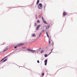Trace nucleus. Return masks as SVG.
<instances>
[{"mask_svg":"<svg viewBox=\"0 0 77 77\" xmlns=\"http://www.w3.org/2000/svg\"><path fill=\"white\" fill-rule=\"evenodd\" d=\"M42 4L40 3L38 5V9H42Z\"/></svg>","mask_w":77,"mask_h":77,"instance_id":"nucleus-1","label":"nucleus"},{"mask_svg":"<svg viewBox=\"0 0 77 77\" xmlns=\"http://www.w3.org/2000/svg\"><path fill=\"white\" fill-rule=\"evenodd\" d=\"M24 45V44L20 43H19L17 45V47H20V46H22V45Z\"/></svg>","mask_w":77,"mask_h":77,"instance_id":"nucleus-2","label":"nucleus"},{"mask_svg":"<svg viewBox=\"0 0 77 77\" xmlns=\"http://www.w3.org/2000/svg\"><path fill=\"white\" fill-rule=\"evenodd\" d=\"M31 51V52H32V53H34V52H35H35H38V51H35V50H32V49Z\"/></svg>","mask_w":77,"mask_h":77,"instance_id":"nucleus-3","label":"nucleus"},{"mask_svg":"<svg viewBox=\"0 0 77 77\" xmlns=\"http://www.w3.org/2000/svg\"><path fill=\"white\" fill-rule=\"evenodd\" d=\"M45 65H47V60H45Z\"/></svg>","mask_w":77,"mask_h":77,"instance_id":"nucleus-4","label":"nucleus"},{"mask_svg":"<svg viewBox=\"0 0 77 77\" xmlns=\"http://www.w3.org/2000/svg\"><path fill=\"white\" fill-rule=\"evenodd\" d=\"M32 36H33V37H35V36H36V35L35 34H32Z\"/></svg>","mask_w":77,"mask_h":77,"instance_id":"nucleus-5","label":"nucleus"},{"mask_svg":"<svg viewBox=\"0 0 77 77\" xmlns=\"http://www.w3.org/2000/svg\"><path fill=\"white\" fill-rule=\"evenodd\" d=\"M46 35L48 36V37L49 38V36L48 35V31H46Z\"/></svg>","mask_w":77,"mask_h":77,"instance_id":"nucleus-6","label":"nucleus"},{"mask_svg":"<svg viewBox=\"0 0 77 77\" xmlns=\"http://www.w3.org/2000/svg\"><path fill=\"white\" fill-rule=\"evenodd\" d=\"M43 23L45 24H48L47 23V22H46V21H45V20H43Z\"/></svg>","mask_w":77,"mask_h":77,"instance_id":"nucleus-7","label":"nucleus"},{"mask_svg":"<svg viewBox=\"0 0 77 77\" xmlns=\"http://www.w3.org/2000/svg\"><path fill=\"white\" fill-rule=\"evenodd\" d=\"M67 14V13H66V12H64L63 13V15H66Z\"/></svg>","mask_w":77,"mask_h":77,"instance_id":"nucleus-8","label":"nucleus"},{"mask_svg":"<svg viewBox=\"0 0 77 77\" xmlns=\"http://www.w3.org/2000/svg\"><path fill=\"white\" fill-rule=\"evenodd\" d=\"M40 26H41V25H39L36 28L37 29H39V28L40 27Z\"/></svg>","mask_w":77,"mask_h":77,"instance_id":"nucleus-9","label":"nucleus"},{"mask_svg":"<svg viewBox=\"0 0 77 77\" xmlns=\"http://www.w3.org/2000/svg\"><path fill=\"white\" fill-rule=\"evenodd\" d=\"M39 0H37L36 5H38V4H39Z\"/></svg>","mask_w":77,"mask_h":77,"instance_id":"nucleus-10","label":"nucleus"},{"mask_svg":"<svg viewBox=\"0 0 77 77\" xmlns=\"http://www.w3.org/2000/svg\"><path fill=\"white\" fill-rule=\"evenodd\" d=\"M49 27H50V25H49L47 26L46 29H48Z\"/></svg>","mask_w":77,"mask_h":77,"instance_id":"nucleus-11","label":"nucleus"},{"mask_svg":"<svg viewBox=\"0 0 77 77\" xmlns=\"http://www.w3.org/2000/svg\"><path fill=\"white\" fill-rule=\"evenodd\" d=\"M8 48H6L3 51L4 52H5V51H6V50H8Z\"/></svg>","mask_w":77,"mask_h":77,"instance_id":"nucleus-12","label":"nucleus"},{"mask_svg":"<svg viewBox=\"0 0 77 77\" xmlns=\"http://www.w3.org/2000/svg\"><path fill=\"white\" fill-rule=\"evenodd\" d=\"M27 50V51H31L32 49H31L30 48H28Z\"/></svg>","mask_w":77,"mask_h":77,"instance_id":"nucleus-13","label":"nucleus"},{"mask_svg":"<svg viewBox=\"0 0 77 77\" xmlns=\"http://www.w3.org/2000/svg\"><path fill=\"white\" fill-rule=\"evenodd\" d=\"M42 18L43 21L44 20V18L43 17H42Z\"/></svg>","mask_w":77,"mask_h":77,"instance_id":"nucleus-14","label":"nucleus"},{"mask_svg":"<svg viewBox=\"0 0 77 77\" xmlns=\"http://www.w3.org/2000/svg\"><path fill=\"white\" fill-rule=\"evenodd\" d=\"M37 23H40V21H39V20H38L37 21Z\"/></svg>","mask_w":77,"mask_h":77,"instance_id":"nucleus-15","label":"nucleus"},{"mask_svg":"<svg viewBox=\"0 0 77 77\" xmlns=\"http://www.w3.org/2000/svg\"><path fill=\"white\" fill-rule=\"evenodd\" d=\"M6 60H7V59H5V60H4L3 62H6Z\"/></svg>","mask_w":77,"mask_h":77,"instance_id":"nucleus-16","label":"nucleus"},{"mask_svg":"<svg viewBox=\"0 0 77 77\" xmlns=\"http://www.w3.org/2000/svg\"><path fill=\"white\" fill-rule=\"evenodd\" d=\"M6 60H7V59H5V60H4L3 62H6Z\"/></svg>","mask_w":77,"mask_h":77,"instance_id":"nucleus-17","label":"nucleus"},{"mask_svg":"<svg viewBox=\"0 0 77 77\" xmlns=\"http://www.w3.org/2000/svg\"><path fill=\"white\" fill-rule=\"evenodd\" d=\"M41 33H40V34L39 35V37H40V36H41Z\"/></svg>","mask_w":77,"mask_h":77,"instance_id":"nucleus-18","label":"nucleus"},{"mask_svg":"<svg viewBox=\"0 0 77 77\" xmlns=\"http://www.w3.org/2000/svg\"><path fill=\"white\" fill-rule=\"evenodd\" d=\"M17 47L18 46H17H17H15L14 47V48H17Z\"/></svg>","mask_w":77,"mask_h":77,"instance_id":"nucleus-19","label":"nucleus"},{"mask_svg":"<svg viewBox=\"0 0 77 77\" xmlns=\"http://www.w3.org/2000/svg\"><path fill=\"white\" fill-rule=\"evenodd\" d=\"M44 52V51H43V50H42L41 51V53H42V52Z\"/></svg>","mask_w":77,"mask_h":77,"instance_id":"nucleus-20","label":"nucleus"},{"mask_svg":"<svg viewBox=\"0 0 77 77\" xmlns=\"http://www.w3.org/2000/svg\"><path fill=\"white\" fill-rule=\"evenodd\" d=\"M34 26H36V23H34Z\"/></svg>","mask_w":77,"mask_h":77,"instance_id":"nucleus-21","label":"nucleus"},{"mask_svg":"<svg viewBox=\"0 0 77 77\" xmlns=\"http://www.w3.org/2000/svg\"><path fill=\"white\" fill-rule=\"evenodd\" d=\"M5 58L3 59H2L1 60V62H2V61H3V60H4Z\"/></svg>","mask_w":77,"mask_h":77,"instance_id":"nucleus-22","label":"nucleus"},{"mask_svg":"<svg viewBox=\"0 0 77 77\" xmlns=\"http://www.w3.org/2000/svg\"><path fill=\"white\" fill-rule=\"evenodd\" d=\"M44 75V73H43L42 74V76H43Z\"/></svg>","mask_w":77,"mask_h":77,"instance_id":"nucleus-23","label":"nucleus"},{"mask_svg":"<svg viewBox=\"0 0 77 77\" xmlns=\"http://www.w3.org/2000/svg\"><path fill=\"white\" fill-rule=\"evenodd\" d=\"M49 43L50 44V43H51V42H50V40L49 41Z\"/></svg>","mask_w":77,"mask_h":77,"instance_id":"nucleus-24","label":"nucleus"},{"mask_svg":"<svg viewBox=\"0 0 77 77\" xmlns=\"http://www.w3.org/2000/svg\"><path fill=\"white\" fill-rule=\"evenodd\" d=\"M47 54H45V57H47Z\"/></svg>","mask_w":77,"mask_h":77,"instance_id":"nucleus-25","label":"nucleus"},{"mask_svg":"<svg viewBox=\"0 0 77 77\" xmlns=\"http://www.w3.org/2000/svg\"><path fill=\"white\" fill-rule=\"evenodd\" d=\"M37 62H38V63H39V60H38V61H37Z\"/></svg>","mask_w":77,"mask_h":77,"instance_id":"nucleus-26","label":"nucleus"},{"mask_svg":"<svg viewBox=\"0 0 77 77\" xmlns=\"http://www.w3.org/2000/svg\"><path fill=\"white\" fill-rule=\"evenodd\" d=\"M36 18H37V15L36 14Z\"/></svg>","mask_w":77,"mask_h":77,"instance_id":"nucleus-27","label":"nucleus"},{"mask_svg":"<svg viewBox=\"0 0 77 77\" xmlns=\"http://www.w3.org/2000/svg\"><path fill=\"white\" fill-rule=\"evenodd\" d=\"M17 52H20V50H18L17 51Z\"/></svg>","mask_w":77,"mask_h":77,"instance_id":"nucleus-28","label":"nucleus"},{"mask_svg":"<svg viewBox=\"0 0 77 77\" xmlns=\"http://www.w3.org/2000/svg\"><path fill=\"white\" fill-rule=\"evenodd\" d=\"M51 53H52V51L50 52L49 53V54H51Z\"/></svg>","mask_w":77,"mask_h":77,"instance_id":"nucleus-29","label":"nucleus"},{"mask_svg":"<svg viewBox=\"0 0 77 77\" xmlns=\"http://www.w3.org/2000/svg\"><path fill=\"white\" fill-rule=\"evenodd\" d=\"M51 51H53V49H52Z\"/></svg>","mask_w":77,"mask_h":77,"instance_id":"nucleus-30","label":"nucleus"},{"mask_svg":"<svg viewBox=\"0 0 77 77\" xmlns=\"http://www.w3.org/2000/svg\"><path fill=\"white\" fill-rule=\"evenodd\" d=\"M43 32H44V30H43Z\"/></svg>","mask_w":77,"mask_h":77,"instance_id":"nucleus-31","label":"nucleus"}]
</instances>
